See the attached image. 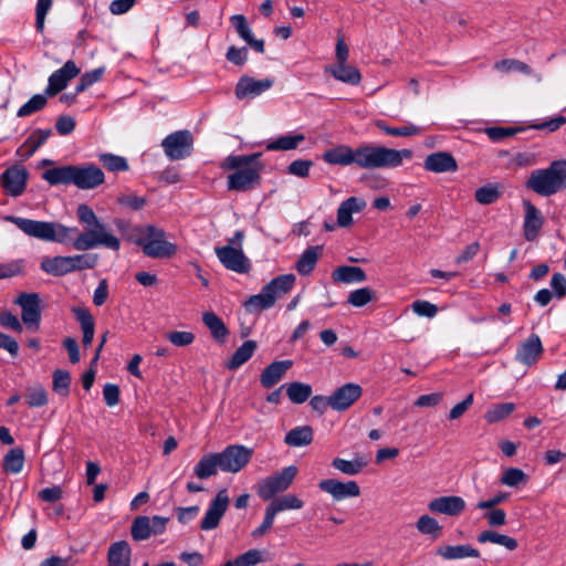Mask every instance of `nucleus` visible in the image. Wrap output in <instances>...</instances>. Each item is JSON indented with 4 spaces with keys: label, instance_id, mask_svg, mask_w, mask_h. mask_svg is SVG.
Instances as JSON below:
<instances>
[{
    "label": "nucleus",
    "instance_id": "obj_3",
    "mask_svg": "<svg viewBox=\"0 0 566 566\" xmlns=\"http://www.w3.org/2000/svg\"><path fill=\"white\" fill-rule=\"evenodd\" d=\"M42 177L50 185H74L82 190L95 189L105 181L103 170L93 164L55 167L45 170Z\"/></svg>",
    "mask_w": 566,
    "mask_h": 566
},
{
    "label": "nucleus",
    "instance_id": "obj_60",
    "mask_svg": "<svg viewBox=\"0 0 566 566\" xmlns=\"http://www.w3.org/2000/svg\"><path fill=\"white\" fill-rule=\"evenodd\" d=\"M166 338L177 347L189 346L195 340V334L185 331H174L166 334Z\"/></svg>",
    "mask_w": 566,
    "mask_h": 566
},
{
    "label": "nucleus",
    "instance_id": "obj_58",
    "mask_svg": "<svg viewBox=\"0 0 566 566\" xmlns=\"http://www.w3.org/2000/svg\"><path fill=\"white\" fill-rule=\"evenodd\" d=\"M25 402L29 407L38 408L48 403V395L43 387L35 386L27 389Z\"/></svg>",
    "mask_w": 566,
    "mask_h": 566
},
{
    "label": "nucleus",
    "instance_id": "obj_49",
    "mask_svg": "<svg viewBox=\"0 0 566 566\" xmlns=\"http://www.w3.org/2000/svg\"><path fill=\"white\" fill-rule=\"evenodd\" d=\"M24 464V453L21 449H11L3 459V468L7 472L19 473Z\"/></svg>",
    "mask_w": 566,
    "mask_h": 566
},
{
    "label": "nucleus",
    "instance_id": "obj_51",
    "mask_svg": "<svg viewBox=\"0 0 566 566\" xmlns=\"http://www.w3.org/2000/svg\"><path fill=\"white\" fill-rule=\"evenodd\" d=\"M494 69L503 73L520 72L526 75L532 74V69L530 67V65L515 59H505L497 61L494 64Z\"/></svg>",
    "mask_w": 566,
    "mask_h": 566
},
{
    "label": "nucleus",
    "instance_id": "obj_19",
    "mask_svg": "<svg viewBox=\"0 0 566 566\" xmlns=\"http://www.w3.org/2000/svg\"><path fill=\"white\" fill-rule=\"evenodd\" d=\"M216 253L222 265L230 271L244 274L251 270V262L243 250H216Z\"/></svg>",
    "mask_w": 566,
    "mask_h": 566
},
{
    "label": "nucleus",
    "instance_id": "obj_38",
    "mask_svg": "<svg viewBox=\"0 0 566 566\" xmlns=\"http://www.w3.org/2000/svg\"><path fill=\"white\" fill-rule=\"evenodd\" d=\"M41 269L52 275L60 276L71 272L69 256H54L44 259Z\"/></svg>",
    "mask_w": 566,
    "mask_h": 566
},
{
    "label": "nucleus",
    "instance_id": "obj_43",
    "mask_svg": "<svg viewBox=\"0 0 566 566\" xmlns=\"http://www.w3.org/2000/svg\"><path fill=\"white\" fill-rule=\"evenodd\" d=\"M286 395L293 403H303L312 395V387L307 384L294 381L285 386Z\"/></svg>",
    "mask_w": 566,
    "mask_h": 566
},
{
    "label": "nucleus",
    "instance_id": "obj_20",
    "mask_svg": "<svg viewBox=\"0 0 566 566\" xmlns=\"http://www.w3.org/2000/svg\"><path fill=\"white\" fill-rule=\"evenodd\" d=\"M543 346L538 335L532 334L528 338L522 343L516 352V360L531 366L534 364L542 355Z\"/></svg>",
    "mask_w": 566,
    "mask_h": 566
},
{
    "label": "nucleus",
    "instance_id": "obj_53",
    "mask_svg": "<svg viewBox=\"0 0 566 566\" xmlns=\"http://www.w3.org/2000/svg\"><path fill=\"white\" fill-rule=\"evenodd\" d=\"M318 260L315 250H305L296 262L295 269L301 275H308L313 272Z\"/></svg>",
    "mask_w": 566,
    "mask_h": 566
},
{
    "label": "nucleus",
    "instance_id": "obj_14",
    "mask_svg": "<svg viewBox=\"0 0 566 566\" xmlns=\"http://www.w3.org/2000/svg\"><path fill=\"white\" fill-rule=\"evenodd\" d=\"M28 170L23 166L14 165L6 169L0 176V184L6 193L18 197L27 187Z\"/></svg>",
    "mask_w": 566,
    "mask_h": 566
},
{
    "label": "nucleus",
    "instance_id": "obj_56",
    "mask_svg": "<svg viewBox=\"0 0 566 566\" xmlns=\"http://www.w3.org/2000/svg\"><path fill=\"white\" fill-rule=\"evenodd\" d=\"M500 190L495 185H486L475 190V200L481 205H491L500 198Z\"/></svg>",
    "mask_w": 566,
    "mask_h": 566
},
{
    "label": "nucleus",
    "instance_id": "obj_47",
    "mask_svg": "<svg viewBox=\"0 0 566 566\" xmlns=\"http://www.w3.org/2000/svg\"><path fill=\"white\" fill-rule=\"evenodd\" d=\"M48 103V95L35 94L25 104H23L17 112L18 117L30 116L45 107Z\"/></svg>",
    "mask_w": 566,
    "mask_h": 566
},
{
    "label": "nucleus",
    "instance_id": "obj_50",
    "mask_svg": "<svg viewBox=\"0 0 566 566\" xmlns=\"http://www.w3.org/2000/svg\"><path fill=\"white\" fill-rule=\"evenodd\" d=\"M376 126L389 136L409 137L420 134V128L413 124L402 127L388 126L384 120H377Z\"/></svg>",
    "mask_w": 566,
    "mask_h": 566
},
{
    "label": "nucleus",
    "instance_id": "obj_28",
    "mask_svg": "<svg viewBox=\"0 0 566 566\" xmlns=\"http://www.w3.org/2000/svg\"><path fill=\"white\" fill-rule=\"evenodd\" d=\"M51 129H35L27 138V140L19 147L17 154L21 157H31L39 147H41L46 139L51 136Z\"/></svg>",
    "mask_w": 566,
    "mask_h": 566
},
{
    "label": "nucleus",
    "instance_id": "obj_12",
    "mask_svg": "<svg viewBox=\"0 0 566 566\" xmlns=\"http://www.w3.org/2000/svg\"><path fill=\"white\" fill-rule=\"evenodd\" d=\"M229 501L230 499L226 489H222L217 493L201 520L200 528L202 531H211L219 525L228 509Z\"/></svg>",
    "mask_w": 566,
    "mask_h": 566
},
{
    "label": "nucleus",
    "instance_id": "obj_37",
    "mask_svg": "<svg viewBox=\"0 0 566 566\" xmlns=\"http://www.w3.org/2000/svg\"><path fill=\"white\" fill-rule=\"evenodd\" d=\"M73 313L76 319L80 322L83 331V344L88 346L92 344L94 338V321L91 313L82 307H74Z\"/></svg>",
    "mask_w": 566,
    "mask_h": 566
},
{
    "label": "nucleus",
    "instance_id": "obj_24",
    "mask_svg": "<svg viewBox=\"0 0 566 566\" xmlns=\"http://www.w3.org/2000/svg\"><path fill=\"white\" fill-rule=\"evenodd\" d=\"M335 80L348 85H358L361 81L359 70L348 63H335L325 69Z\"/></svg>",
    "mask_w": 566,
    "mask_h": 566
},
{
    "label": "nucleus",
    "instance_id": "obj_2",
    "mask_svg": "<svg viewBox=\"0 0 566 566\" xmlns=\"http://www.w3.org/2000/svg\"><path fill=\"white\" fill-rule=\"evenodd\" d=\"M261 154L230 155L221 164L224 170H235L228 176V189L235 191H248L260 184V172L263 164L260 161Z\"/></svg>",
    "mask_w": 566,
    "mask_h": 566
},
{
    "label": "nucleus",
    "instance_id": "obj_34",
    "mask_svg": "<svg viewBox=\"0 0 566 566\" xmlns=\"http://www.w3.org/2000/svg\"><path fill=\"white\" fill-rule=\"evenodd\" d=\"M478 542L481 544L492 543L505 547L509 551L517 548V541L509 535L500 534L492 530H486L478 535Z\"/></svg>",
    "mask_w": 566,
    "mask_h": 566
},
{
    "label": "nucleus",
    "instance_id": "obj_18",
    "mask_svg": "<svg viewBox=\"0 0 566 566\" xmlns=\"http://www.w3.org/2000/svg\"><path fill=\"white\" fill-rule=\"evenodd\" d=\"M428 509L432 513L458 516L465 509V501L461 496L446 495L429 502Z\"/></svg>",
    "mask_w": 566,
    "mask_h": 566
},
{
    "label": "nucleus",
    "instance_id": "obj_59",
    "mask_svg": "<svg viewBox=\"0 0 566 566\" xmlns=\"http://www.w3.org/2000/svg\"><path fill=\"white\" fill-rule=\"evenodd\" d=\"M71 376L67 371L57 369L53 374V389L62 396H66L70 390Z\"/></svg>",
    "mask_w": 566,
    "mask_h": 566
},
{
    "label": "nucleus",
    "instance_id": "obj_52",
    "mask_svg": "<svg viewBox=\"0 0 566 566\" xmlns=\"http://www.w3.org/2000/svg\"><path fill=\"white\" fill-rule=\"evenodd\" d=\"M263 552L259 549H250L241 555H239L233 560L227 562L226 566H255L259 563L263 562Z\"/></svg>",
    "mask_w": 566,
    "mask_h": 566
},
{
    "label": "nucleus",
    "instance_id": "obj_63",
    "mask_svg": "<svg viewBox=\"0 0 566 566\" xmlns=\"http://www.w3.org/2000/svg\"><path fill=\"white\" fill-rule=\"evenodd\" d=\"M312 166V160L296 159L289 165L287 172L296 177L305 178L308 176Z\"/></svg>",
    "mask_w": 566,
    "mask_h": 566
},
{
    "label": "nucleus",
    "instance_id": "obj_7",
    "mask_svg": "<svg viewBox=\"0 0 566 566\" xmlns=\"http://www.w3.org/2000/svg\"><path fill=\"white\" fill-rule=\"evenodd\" d=\"M125 237L128 243L140 248H176L175 243L167 240L164 230L150 224L132 228Z\"/></svg>",
    "mask_w": 566,
    "mask_h": 566
},
{
    "label": "nucleus",
    "instance_id": "obj_5",
    "mask_svg": "<svg viewBox=\"0 0 566 566\" xmlns=\"http://www.w3.org/2000/svg\"><path fill=\"white\" fill-rule=\"evenodd\" d=\"M525 186L542 197L566 189V160H555L547 168L533 170Z\"/></svg>",
    "mask_w": 566,
    "mask_h": 566
},
{
    "label": "nucleus",
    "instance_id": "obj_27",
    "mask_svg": "<svg viewBox=\"0 0 566 566\" xmlns=\"http://www.w3.org/2000/svg\"><path fill=\"white\" fill-rule=\"evenodd\" d=\"M332 279L337 283L353 284L365 282L367 276L359 266L340 265L332 272Z\"/></svg>",
    "mask_w": 566,
    "mask_h": 566
},
{
    "label": "nucleus",
    "instance_id": "obj_55",
    "mask_svg": "<svg viewBox=\"0 0 566 566\" xmlns=\"http://www.w3.org/2000/svg\"><path fill=\"white\" fill-rule=\"evenodd\" d=\"M523 130H524L523 127H503V126H491V127H486L484 129L488 137L494 143L502 142V140H504L509 137H512Z\"/></svg>",
    "mask_w": 566,
    "mask_h": 566
},
{
    "label": "nucleus",
    "instance_id": "obj_30",
    "mask_svg": "<svg viewBox=\"0 0 566 566\" xmlns=\"http://www.w3.org/2000/svg\"><path fill=\"white\" fill-rule=\"evenodd\" d=\"M314 438V431L311 426H298L290 430L284 442L289 447L300 448L312 443Z\"/></svg>",
    "mask_w": 566,
    "mask_h": 566
},
{
    "label": "nucleus",
    "instance_id": "obj_15",
    "mask_svg": "<svg viewBox=\"0 0 566 566\" xmlns=\"http://www.w3.org/2000/svg\"><path fill=\"white\" fill-rule=\"evenodd\" d=\"M321 491L329 494L334 501L360 495V488L356 481L342 482L336 479H325L318 483Z\"/></svg>",
    "mask_w": 566,
    "mask_h": 566
},
{
    "label": "nucleus",
    "instance_id": "obj_39",
    "mask_svg": "<svg viewBox=\"0 0 566 566\" xmlns=\"http://www.w3.org/2000/svg\"><path fill=\"white\" fill-rule=\"evenodd\" d=\"M528 482V475L518 468H506L502 471L500 483L509 488H520Z\"/></svg>",
    "mask_w": 566,
    "mask_h": 566
},
{
    "label": "nucleus",
    "instance_id": "obj_25",
    "mask_svg": "<svg viewBox=\"0 0 566 566\" xmlns=\"http://www.w3.org/2000/svg\"><path fill=\"white\" fill-rule=\"evenodd\" d=\"M292 367V360H276L271 363L261 374L260 382L264 388L276 385Z\"/></svg>",
    "mask_w": 566,
    "mask_h": 566
},
{
    "label": "nucleus",
    "instance_id": "obj_64",
    "mask_svg": "<svg viewBox=\"0 0 566 566\" xmlns=\"http://www.w3.org/2000/svg\"><path fill=\"white\" fill-rule=\"evenodd\" d=\"M248 54L249 52L245 46L237 48L234 45H231L226 53V57L232 64L241 66L247 62Z\"/></svg>",
    "mask_w": 566,
    "mask_h": 566
},
{
    "label": "nucleus",
    "instance_id": "obj_35",
    "mask_svg": "<svg viewBox=\"0 0 566 566\" xmlns=\"http://www.w3.org/2000/svg\"><path fill=\"white\" fill-rule=\"evenodd\" d=\"M304 506V502L295 494L287 493L280 497H273L268 507L277 515L279 513L286 510H301Z\"/></svg>",
    "mask_w": 566,
    "mask_h": 566
},
{
    "label": "nucleus",
    "instance_id": "obj_46",
    "mask_svg": "<svg viewBox=\"0 0 566 566\" xmlns=\"http://www.w3.org/2000/svg\"><path fill=\"white\" fill-rule=\"evenodd\" d=\"M365 465L366 462H364L361 459L345 460L342 458H335L332 461V467L334 469L347 475H356L360 473Z\"/></svg>",
    "mask_w": 566,
    "mask_h": 566
},
{
    "label": "nucleus",
    "instance_id": "obj_62",
    "mask_svg": "<svg viewBox=\"0 0 566 566\" xmlns=\"http://www.w3.org/2000/svg\"><path fill=\"white\" fill-rule=\"evenodd\" d=\"M483 517L491 527L503 526L506 523V513L502 509H490L484 510Z\"/></svg>",
    "mask_w": 566,
    "mask_h": 566
},
{
    "label": "nucleus",
    "instance_id": "obj_48",
    "mask_svg": "<svg viewBox=\"0 0 566 566\" xmlns=\"http://www.w3.org/2000/svg\"><path fill=\"white\" fill-rule=\"evenodd\" d=\"M418 532L438 538L441 535L442 526L430 515H421L416 524Z\"/></svg>",
    "mask_w": 566,
    "mask_h": 566
},
{
    "label": "nucleus",
    "instance_id": "obj_44",
    "mask_svg": "<svg viewBox=\"0 0 566 566\" xmlns=\"http://www.w3.org/2000/svg\"><path fill=\"white\" fill-rule=\"evenodd\" d=\"M130 535L135 541H146L151 536L150 517L140 515L134 518Z\"/></svg>",
    "mask_w": 566,
    "mask_h": 566
},
{
    "label": "nucleus",
    "instance_id": "obj_1",
    "mask_svg": "<svg viewBox=\"0 0 566 566\" xmlns=\"http://www.w3.org/2000/svg\"><path fill=\"white\" fill-rule=\"evenodd\" d=\"M411 157L410 149L397 150L371 144H364L356 149L347 145H338L322 155L323 160L329 165H356L361 169L396 168L401 166L405 158Z\"/></svg>",
    "mask_w": 566,
    "mask_h": 566
},
{
    "label": "nucleus",
    "instance_id": "obj_32",
    "mask_svg": "<svg viewBox=\"0 0 566 566\" xmlns=\"http://www.w3.org/2000/svg\"><path fill=\"white\" fill-rule=\"evenodd\" d=\"M202 322L208 327L214 340L223 343L229 335V329L223 321L214 312H205Z\"/></svg>",
    "mask_w": 566,
    "mask_h": 566
},
{
    "label": "nucleus",
    "instance_id": "obj_13",
    "mask_svg": "<svg viewBox=\"0 0 566 566\" xmlns=\"http://www.w3.org/2000/svg\"><path fill=\"white\" fill-rule=\"evenodd\" d=\"M363 395V388L355 382H347L331 394V408L342 412L349 409Z\"/></svg>",
    "mask_w": 566,
    "mask_h": 566
},
{
    "label": "nucleus",
    "instance_id": "obj_31",
    "mask_svg": "<svg viewBox=\"0 0 566 566\" xmlns=\"http://www.w3.org/2000/svg\"><path fill=\"white\" fill-rule=\"evenodd\" d=\"M130 554L132 551L127 542L119 541L112 544L108 549L109 566H129Z\"/></svg>",
    "mask_w": 566,
    "mask_h": 566
},
{
    "label": "nucleus",
    "instance_id": "obj_42",
    "mask_svg": "<svg viewBox=\"0 0 566 566\" xmlns=\"http://www.w3.org/2000/svg\"><path fill=\"white\" fill-rule=\"evenodd\" d=\"M515 403L503 402L491 406L484 415V419L489 423H497L506 419L514 410Z\"/></svg>",
    "mask_w": 566,
    "mask_h": 566
},
{
    "label": "nucleus",
    "instance_id": "obj_54",
    "mask_svg": "<svg viewBox=\"0 0 566 566\" xmlns=\"http://www.w3.org/2000/svg\"><path fill=\"white\" fill-rule=\"evenodd\" d=\"M374 300H376V293L366 286L352 291L347 302L354 307H363Z\"/></svg>",
    "mask_w": 566,
    "mask_h": 566
},
{
    "label": "nucleus",
    "instance_id": "obj_26",
    "mask_svg": "<svg viewBox=\"0 0 566 566\" xmlns=\"http://www.w3.org/2000/svg\"><path fill=\"white\" fill-rule=\"evenodd\" d=\"M436 554L447 560L480 557V552L468 544L439 546Z\"/></svg>",
    "mask_w": 566,
    "mask_h": 566
},
{
    "label": "nucleus",
    "instance_id": "obj_11",
    "mask_svg": "<svg viewBox=\"0 0 566 566\" xmlns=\"http://www.w3.org/2000/svg\"><path fill=\"white\" fill-rule=\"evenodd\" d=\"M80 73L81 70L76 66L74 61H66L61 69L54 71L50 75L48 80V86L45 88V94L49 97L57 95L67 86L69 82L76 77Z\"/></svg>",
    "mask_w": 566,
    "mask_h": 566
},
{
    "label": "nucleus",
    "instance_id": "obj_4",
    "mask_svg": "<svg viewBox=\"0 0 566 566\" xmlns=\"http://www.w3.org/2000/svg\"><path fill=\"white\" fill-rule=\"evenodd\" d=\"M7 220L29 237L59 244H66L78 232L76 228H69L54 221H39L14 216L7 217Z\"/></svg>",
    "mask_w": 566,
    "mask_h": 566
},
{
    "label": "nucleus",
    "instance_id": "obj_41",
    "mask_svg": "<svg viewBox=\"0 0 566 566\" xmlns=\"http://www.w3.org/2000/svg\"><path fill=\"white\" fill-rule=\"evenodd\" d=\"M274 306L272 297L262 289L259 294L250 296L244 302V307L249 313H259Z\"/></svg>",
    "mask_w": 566,
    "mask_h": 566
},
{
    "label": "nucleus",
    "instance_id": "obj_40",
    "mask_svg": "<svg viewBox=\"0 0 566 566\" xmlns=\"http://www.w3.org/2000/svg\"><path fill=\"white\" fill-rule=\"evenodd\" d=\"M305 136L303 134L284 135L268 144V150H292L296 149L303 143Z\"/></svg>",
    "mask_w": 566,
    "mask_h": 566
},
{
    "label": "nucleus",
    "instance_id": "obj_36",
    "mask_svg": "<svg viewBox=\"0 0 566 566\" xmlns=\"http://www.w3.org/2000/svg\"><path fill=\"white\" fill-rule=\"evenodd\" d=\"M219 460L216 453L203 455L193 468V473L198 479L205 480L217 474Z\"/></svg>",
    "mask_w": 566,
    "mask_h": 566
},
{
    "label": "nucleus",
    "instance_id": "obj_23",
    "mask_svg": "<svg viewBox=\"0 0 566 566\" xmlns=\"http://www.w3.org/2000/svg\"><path fill=\"white\" fill-rule=\"evenodd\" d=\"M424 168L433 172H448L458 169L454 157L449 153L438 151L427 156Z\"/></svg>",
    "mask_w": 566,
    "mask_h": 566
},
{
    "label": "nucleus",
    "instance_id": "obj_16",
    "mask_svg": "<svg viewBox=\"0 0 566 566\" xmlns=\"http://www.w3.org/2000/svg\"><path fill=\"white\" fill-rule=\"evenodd\" d=\"M15 304L22 308V321L29 327L36 329L41 319L40 296L36 293H21Z\"/></svg>",
    "mask_w": 566,
    "mask_h": 566
},
{
    "label": "nucleus",
    "instance_id": "obj_61",
    "mask_svg": "<svg viewBox=\"0 0 566 566\" xmlns=\"http://www.w3.org/2000/svg\"><path fill=\"white\" fill-rule=\"evenodd\" d=\"M53 0H38L35 9V28L38 32L44 31V21L46 13L52 7Z\"/></svg>",
    "mask_w": 566,
    "mask_h": 566
},
{
    "label": "nucleus",
    "instance_id": "obj_22",
    "mask_svg": "<svg viewBox=\"0 0 566 566\" xmlns=\"http://www.w3.org/2000/svg\"><path fill=\"white\" fill-rule=\"evenodd\" d=\"M367 203L363 198L349 197L337 209V226L345 228L352 224L353 213L361 212Z\"/></svg>",
    "mask_w": 566,
    "mask_h": 566
},
{
    "label": "nucleus",
    "instance_id": "obj_17",
    "mask_svg": "<svg viewBox=\"0 0 566 566\" xmlns=\"http://www.w3.org/2000/svg\"><path fill=\"white\" fill-rule=\"evenodd\" d=\"M274 81L272 78L254 80L242 76L235 85V96L239 99L255 97L270 90Z\"/></svg>",
    "mask_w": 566,
    "mask_h": 566
},
{
    "label": "nucleus",
    "instance_id": "obj_10",
    "mask_svg": "<svg viewBox=\"0 0 566 566\" xmlns=\"http://www.w3.org/2000/svg\"><path fill=\"white\" fill-rule=\"evenodd\" d=\"M72 240H75L74 248H94L95 245L119 247V240L109 233L103 223H96L78 235L76 233Z\"/></svg>",
    "mask_w": 566,
    "mask_h": 566
},
{
    "label": "nucleus",
    "instance_id": "obj_8",
    "mask_svg": "<svg viewBox=\"0 0 566 566\" xmlns=\"http://www.w3.org/2000/svg\"><path fill=\"white\" fill-rule=\"evenodd\" d=\"M219 468L223 472L237 473L252 459L253 450L241 444L228 446L223 451L216 453Z\"/></svg>",
    "mask_w": 566,
    "mask_h": 566
},
{
    "label": "nucleus",
    "instance_id": "obj_21",
    "mask_svg": "<svg viewBox=\"0 0 566 566\" xmlns=\"http://www.w3.org/2000/svg\"><path fill=\"white\" fill-rule=\"evenodd\" d=\"M295 282L296 276L294 274H282L272 279L262 289L272 297V302L275 304L277 300L282 298L294 287Z\"/></svg>",
    "mask_w": 566,
    "mask_h": 566
},
{
    "label": "nucleus",
    "instance_id": "obj_45",
    "mask_svg": "<svg viewBox=\"0 0 566 566\" xmlns=\"http://www.w3.org/2000/svg\"><path fill=\"white\" fill-rule=\"evenodd\" d=\"M99 163L112 172L126 171L129 166L125 157L104 153L98 155Z\"/></svg>",
    "mask_w": 566,
    "mask_h": 566
},
{
    "label": "nucleus",
    "instance_id": "obj_57",
    "mask_svg": "<svg viewBox=\"0 0 566 566\" xmlns=\"http://www.w3.org/2000/svg\"><path fill=\"white\" fill-rule=\"evenodd\" d=\"M72 271L92 269L97 263V254L85 253L69 256Z\"/></svg>",
    "mask_w": 566,
    "mask_h": 566
},
{
    "label": "nucleus",
    "instance_id": "obj_9",
    "mask_svg": "<svg viewBox=\"0 0 566 566\" xmlns=\"http://www.w3.org/2000/svg\"><path fill=\"white\" fill-rule=\"evenodd\" d=\"M161 147L170 160L184 159L192 153V134L186 129L171 133L163 139Z\"/></svg>",
    "mask_w": 566,
    "mask_h": 566
},
{
    "label": "nucleus",
    "instance_id": "obj_33",
    "mask_svg": "<svg viewBox=\"0 0 566 566\" xmlns=\"http://www.w3.org/2000/svg\"><path fill=\"white\" fill-rule=\"evenodd\" d=\"M258 345L254 340H245L232 355V357L226 364L230 370H235L245 364L254 354Z\"/></svg>",
    "mask_w": 566,
    "mask_h": 566
},
{
    "label": "nucleus",
    "instance_id": "obj_6",
    "mask_svg": "<svg viewBox=\"0 0 566 566\" xmlns=\"http://www.w3.org/2000/svg\"><path fill=\"white\" fill-rule=\"evenodd\" d=\"M295 465H289L274 474L262 479L256 484V494L263 501H270L276 494L285 492L293 483L297 474Z\"/></svg>",
    "mask_w": 566,
    "mask_h": 566
},
{
    "label": "nucleus",
    "instance_id": "obj_29",
    "mask_svg": "<svg viewBox=\"0 0 566 566\" xmlns=\"http://www.w3.org/2000/svg\"><path fill=\"white\" fill-rule=\"evenodd\" d=\"M543 226V218L539 210L531 205H526L525 220H524V234L527 240H534Z\"/></svg>",
    "mask_w": 566,
    "mask_h": 566
}]
</instances>
